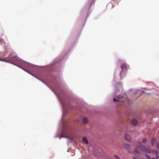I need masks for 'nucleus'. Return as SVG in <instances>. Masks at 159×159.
I'll list each match as a JSON object with an SVG mask.
<instances>
[{
    "label": "nucleus",
    "instance_id": "nucleus-9",
    "mask_svg": "<svg viewBox=\"0 0 159 159\" xmlns=\"http://www.w3.org/2000/svg\"><path fill=\"white\" fill-rule=\"evenodd\" d=\"M147 141V140L146 139H143L142 140V142L143 143H146Z\"/></svg>",
    "mask_w": 159,
    "mask_h": 159
},
{
    "label": "nucleus",
    "instance_id": "nucleus-12",
    "mask_svg": "<svg viewBox=\"0 0 159 159\" xmlns=\"http://www.w3.org/2000/svg\"><path fill=\"white\" fill-rule=\"evenodd\" d=\"M156 147L158 149H159V143H156Z\"/></svg>",
    "mask_w": 159,
    "mask_h": 159
},
{
    "label": "nucleus",
    "instance_id": "nucleus-4",
    "mask_svg": "<svg viewBox=\"0 0 159 159\" xmlns=\"http://www.w3.org/2000/svg\"><path fill=\"white\" fill-rule=\"evenodd\" d=\"M125 139L128 142H130L131 140V139L130 136L126 134H125Z\"/></svg>",
    "mask_w": 159,
    "mask_h": 159
},
{
    "label": "nucleus",
    "instance_id": "nucleus-6",
    "mask_svg": "<svg viewBox=\"0 0 159 159\" xmlns=\"http://www.w3.org/2000/svg\"><path fill=\"white\" fill-rule=\"evenodd\" d=\"M83 141L86 144L88 143V142L87 140V139L86 137H84L83 138Z\"/></svg>",
    "mask_w": 159,
    "mask_h": 159
},
{
    "label": "nucleus",
    "instance_id": "nucleus-18",
    "mask_svg": "<svg viewBox=\"0 0 159 159\" xmlns=\"http://www.w3.org/2000/svg\"><path fill=\"white\" fill-rule=\"evenodd\" d=\"M152 159H155L154 158H153Z\"/></svg>",
    "mask_w": 159,
    "mask_h": 159
},
{
    "label": "nucleus",
    "instance_id": "nucleus-7",
    "mask_svg": "<svg viewBox=\"0 0 159 159\" xmlns=\"http://www.w3.org/2000/svg\"><path fill=\"white\" fill-rule=\"evenodd\" d=\"M121 68L122 69H125L126 68V65L125 63H123L121 65Z\"/></svg>",
    "mask_w": 159,
    "mask_h": 159
},
{
    "label": "nucleus",
    "instance_id": "nucleus-10",
    "mask_svg": "<svg viewBox=\"0 0 159 159\" xmlns=\"http://www.w3.org/2000/svg\"><path fill=\"white\" fill-rule=\"evenodd\" d=\"M154 140L153 139H152L151 141V143L153 145L154 143Z\"/></svg>",
    "mask_w": 159,
    "mask_h": 159
},
{
    "label": "nucleus",
    "instance_id": "nucleus-17",
    "mask_svg": "<svg viewBox=\"0 0 159 159\" xmlns=\"http://www.w3.org/2000/svg\"><path fill=\"white\" fill-rule=\"evenodd\" d=\"M133 158L134 159H136V158Z\"/></svg>",
    "mask_w": 159,
    "mask_h": 159
},
{
    "label": "nucleus",
    "instance_id": "nucleus-11",
    "mask_svg": "<svg viewBox=\"0 0 159 159\" xmlns=\"http://www.w3.org/2000/svg\"><path fill=\"white\" fill-rule=\"evenodd\" d=\"M155 153L157 155V156L156 157V158L157 159H158V156L157 155V152L156 151H155Z\"/></svg>",
    "mask_w": 159,
    "mask_h": 159
},
{
    "label": "nucleus",
    "instance_id": "nucleus-15",
    "mask_svg": "<svg viewBox=\"0 0 159 159\" xmlns=\"http://www.w3.org/2000/svg\"><path fill=\"white\" fill-rule=\"evenodd\" d=\"M113 101L114 102H116L118 101V100L117 99H116L115 98H113Z\"/></svg>",
    "mask_w": 159,
    "mask_h": 159
},
{
    "label": "nucleus",
    "instance_id": "nucleus-3",
    "mask_svg": "<svg viewBox=\"0 0 159 159\" xmlns=\"http://www.w3.org/2000/svg\"><path fill=\"white\" fill-rule=\"evenodd\" d=\"M123 147L125 148L127 150L128 152L129 153H132V152L130 151L131 148L130 144L125 143L123 144Z\"/></svg>",
    "mask_w": 159,
    "mask_h": 159
},
{
    "label": "nucleus",
    "instance_id": "nucleus-8",
    "mask_svg": "<svg viewBox=\"0 0 159 159\" xmlns=\"http://www.w3.org/2000/svg\"><path fill=\"white\" fill-rule=\"evenodd\" d=\"M83 122L84 123V124H86V123L87 122H88V119L87 118H86L85 117H84L83 119Z\"/></svg>",
    "mask_w": 159,
    "mask_h": 159
},
{
    "label": "nucleus",
    "instance_id": "nucleus-2",
    "mask_svg": "<svg viewBox=\"0 0 159 159\" xmlns=\"http://www.w3.org/2000/svg\"><path fill=\"white\" fill-rule=\"evenodd\" d=\"M13 59H15L14 61H12L8 58H0V61L11 63L12 64L15 65L16 63V61H18L19 59L16 57H14Z\"/></svg>",
    "mask_w": 159,
    "mask_h": 159
},
{
    "label": "nucleus",
    "instance_id": "nucleus-1",
    "mask_svg": "<svg viewBox=\"0 0 159 159\" xmlns=\"http://www.w3.org/2000/svg\"><path fill=\"white\" fill-rule=\"evenodd\" d=\"M140 151L149 153H152L154 152V151L151 150L150 148H145L142 145L140 142H137L135 145L134 152L135 153H139Z\"/></svg>",
    "mask_w": 159,
    "mask_h": 159
},
{
    "label": "nucleus",
    "instance_id": "nucleus-14",
    "mask_svg": "<svg viewBox=\"0 0 159 159\" xmlns=\"http://www.w3.org/2000/svg\"><path fill=\"white\" fill-rule=\"evenodd\" d=\"M114 157L116 159H119V157L117 156V155H114Z\"/></svg>",
    "mask_w": 159,
    "mask_h": 159
},
{
    "label": "nucleus",
    "instance_id": "nucleus-5",
    "mask_svg": "<svg viewBox=\"0 0 159 159\" xmlns=\"http://www.w3.org/2000/svg\"><path fill=\"white\" fill-rule=\"evenodd\" d=\"M131 122L132 125H136L137 123V121L135 119L132 120L131 121Z\"/></svg>",
    "mask_w": 159,
    "mask_h": 159
},
{
    "label": "nucleus",
    "instance_id": "nucleus-13",
    "mask_svg": "<svg viewBox=\"0 0 159 159\" xmlns=\"http://www.w3.org/2000/svg\"><path fill=\"white\" fill-rule=\"evenodd\" d=\"M117 98H118V99L119 98H122L123 97V95H120V96H118L117 97L116 96Z\"/></svg>",
    "mask_w": 159,
    "mask_h": 159
},
{
    "label": "nucleus",
    "instance_id": "nucleus-16",
    "mask_svg": "<svg viewBox=\"0 0 159 159\" xmlns=\"http://www.w3.org/2000/svg\"><path fill=\"white\" fill-rule=\"evenodd\" d=\"M147 157V159H150V158L148 156H147L146 154L145 155Z\"/></svg>",
    "mask_w": 159,
    "mask_h": 159
}]
</instances>
